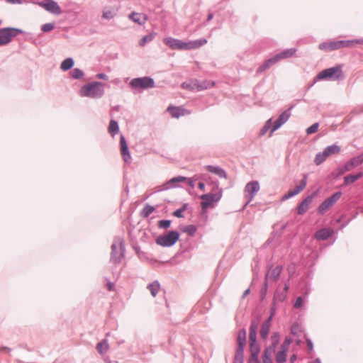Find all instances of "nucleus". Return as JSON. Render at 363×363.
Here are the masks:
<instances>
[{
    "instance_id": "4468645a",
    "label": "nucleus",
    "mask_w": 363,
    "mask_h": 363,
    "mask_svg": "<svg viewBox=\"0 0 363 363\" xmlns=\"http://www.w3.org/2000/svg\"><path fill=\"white\" fill-rule=\"evenodd\" d=\"M283 267L281 265H277L274 268H272V264H267V272L264 277V280L270 279L272 281H277L282 272Z\"/></svg>"
},
{
    "instance_id": "6ab92c4d",
    "label": "nucleus",
    "mask_w": 363,
    "mask_h": 363,
    "mask_svg": "<svg viewBox=\"0 0 363 363\" xmlns=\"http://www.w3.org/2000/svg\"><path fill=\"white\" fill-rule=\"evenodd\" d=\"M187 180V178L186 177L183 176H177L175 177L172 178L170 180L167 182L163 184V188L161 190H167L171 188H175L177 187V183L185 182Z\"/></svg>"
},
{
    "instance_id": "4be33fe9",
    "label": "nucleus",
    "mask_w": 363,
    "mask_h": 363,
    "mask_svg": "<svg viewBox=\"0 0 363 363\" xmlns=\"http://www.w3.org/2000/svg\"><path fill=\"white\" fill-rule=\"evenodd\" d=\"M357 167V164L354 161V160L352 158L349 161H347L344 166L339 167L337 169V171L338 172V175H342L345 174L346 172L350 171L353 167Z\"/></svg>"
},
{
    "instance_id": "c756f323",
    "label": "nucleus",
    "mask_w": 363,
    "mask_h": 363,
    "mask_svg": "<svg viewBox=\"0 0 363 363\" xmlns=\"http://www.w3.org/2000/svg\"><path fill=\"white\" fill-rule=\"evenodd\" d=\"M306 180H307V176L304 175L303 179L300 182V184L298 185L297 186H296V188L294 189H291V191H292L294 192L295 196L297 195L298 194H299L301 191H303L305 189V187L306 186V184H307Z\"/></svg>"
},
{
    "instance_id": "0eeeda50",
    "label": "nucleus",
    "mask_w": 363,
    "mask_h": 363,
    "mask_svg": "<svg viewBox=\"0 0 363 363\" xmlns=\"http://www.w3.org/2000/svg\"><path fill=\"white\" fill-rule=\"evenodd\" d=\"M133 89H147L155 86L153 78L150 77H138L131 79L129 84Z\"/></svg>"
},
{
    "instance_id": "58836bf2",
    "label": "nucleus",
    "mask_w": 363,
    "mask_h": 363,
    "mask_svg": "<svg viewBox=\"0 0 363 363\" xmlns=\"http://www.w3.org/2000/svg\"><path fill=\"white\" fill-rule=\"evenodd\" d=\"M269 330L270 326L262 324L260 329V337L262 339L264 340L267 337Z\"/></svg>"
},
{
    "instance_id": "f03ea898",
    "label": "nucleus",
    "mask_w": 363,
    "mask_h": 363,
    "mask_svg": "<svg viewBox=\"0 0 363 363\" xmlns=\"http://www.w3.org/2000/svg\"><path fill=\"white\" fill-rule=\"evenodd\" d=\"M111 248L110 262L114 264H118L125 255L124 240L120 237L114 238Z\"/></svg>"
},
{
    "instance_id": "864d4df0",
    "label": "nucleus",
    "mask_w": 363,
    "mask_h": 363,
    "mask_svg": "<svg viewBox=\"0 0 363 363\" xmlns=\"http://www.w3.org/2000/svg\"><path fill=\"white\" fill-rule=\"evenodd\" d=\"M272 358V351L269 347L266 348L262 354V359H271Z\"/></svg>"
},
{
    "instance_id": "aec40b11",
    "label": "nucleus",
    "mask_w": 363,
    "mask_h": 363,
    "mask_svg": "<svg viewBox=\"0 0 363 363\" xmlns=\"http://www.w3.org/2000/svg\"><path fill=\"white\" fill-rule=\"evenodd\" d=\"M333 233V230L330 228H321L315 233V238L318 240H325L328 239Z\"/></svg>"
},
{
    "instance_id": "72a5a7b5",
    "label": "nucleus",
    "mask_w": 363,
    "mask_h": 363,
    "mask_svg": "<svg viewBox=\"0 0 363 363\" xmlns=\"http://www.w3.org/2000/svg\"><path fill=\"white\" fill-rule=\"evenodd\" d=\"M197 230V228L194 225H188L184 226L182 231L188 233L190 236H194Z\"/></svg>"
},
{
    "instance_id": "dca6fc26",
    "label": "nucleus",
    "mask_w": 363,
    "mask_h": 363,
    "mask_svg": "<svg viewBox=\"0 0 363 363\" xmlns=\"http://www.w3.org/2000/svg\"><path fill=\"white\" fill-rule=\"evenodd\" d=\"M164 43L172 50H184L186 43L174 38H165L163 40Z\"/></svg>"
},
{
    "instance_id": "1a4fd4ad",
    "label": "nucleus",
    "mask_w": 363,
    "mask_h": 363,
    "mask_svg": "<svg viewBox=\"0 0 363 363\" xmlns=\"http://www.w3.org/2000/svg\"><path fill=\"white\" fill-rule=\"evenodd\" d=\"M342 192L337 191L331 196L325 199L318 208V213L323 215L332 206H333L341 197Z\"/></svg>"
},
{
    "instance_id": "2eb2a0df",
    "label": "nucleus",
    "mask_w": 363,
    "mask_h": 363,
    "mask_svg": "<svg viewBox=\"0 0 363 363\" xmlns=\"http://www.w3.org/2000/svg\"><path fill=\"white\" fill-rule=\"evenodd\" d=\"M318 191H313L311 194L307 196L298 206L297 213L298 215L304 214L308 209L309 205L312 203L313 199L317 196Z\"/></svg>"
},
{
    "instance_id": "774afa93",
    "label": "nucleus",
    "mask_w": 363,
    "mask_h": 363,
    "mask_svg": "<svg viewBox=\"0 0 363 363\" xmlns=\"http://www.w3.org/2000/svg\"><path fill=\"white\" fill-rule=\"evenodd\" d=\"M133 248L138 255L140 256L143 253V252L140 250V247L138 245H133Z\"/></svg>"
},
{
    "instance_id": "0e129e2a",
    "label": "nucleus",
    "mask_w": 363,
    "mask_h": 363,
    "mask_svg": "<svg viewBox=\"0 0 363 363\" xmlns=\"http://www.w3.org/2000/svg\"><path fill=\"white\" fill-rule=\"evenodd\" d=\"M196 40L197 42V45L199 48L204 45L207 43V40L205 38H201Z\"/></svg>"
},
{
    "instance_id": "473e14b6",
    "label": "nucleus",
    "mask_w": 363,
    "mask_h": 363,
    "mask_svg": "<svg viewBox=\"0 0 363 363\" xmlns=\"http://www.w3.org/2000/svg\"><path fill=\"white\" fill-rule=\"evenodd\" d=\"M287 351L281 350L276 355V361L278 363H283L286 360Z\"/></svg>"
},
{
    "instance_id": "bf43d9fd",
    "label": "nucleus",
    "mask_w": 363,
    "mask_h": 363,
    "mask_svg": "<svg viewBox=\"0 0 363 363\" xmlns=\"http://www.w3.org/2000/svg\"><path fill=\"white\" fill-rule=\"evenodd\" d=\"M295 196V195H294V192H293L292 191H291V190H289V191H287V193H286V194H285L283 196V197H282L281 200H282V201H285V200H287V199H290V198H291V197H293V196Z\"/></svg>"
},
{
    "instance_id": "603ef678",
    "label": "nucleus",
    "mask_w": 363,
    "mask_h": 363,
    "mask_svg": "<svg viewBox=\"0 0 363 363\" xmlns=\"http://www.w3.org/2000/svg\"><path fill=\"white\" fill-rule=\"evenodd\" d=\"M303 304V298L302 296H298L296 298V301L294 304V307L295 308H300Z\"/></svg>"
},
{
    "instance_id": "13d9d810",
    "label": "nucleus",
    "mask_w": 363,
    "mask_h": 363,
    "mask_svg": "<svg viewBox=\"0 0 363 363\" xmlns=\"http://www.w3.org/2000/svg\"><path fill=\"white\" fill-rule=\"evenodd\" d=\"M330 50L331 51L340 49V44H338V40L330 42Z\"/></svg>"
},
{
    "instance_id": "4c0bfd02",
    "label": "nucleus",
    "mask_w": 363,
    "mask_h": 363,
    "mask_svg": "<svg viewBox=\"0 0 363 363\" xmlns=\"http://www.w3.org/2000/svg\"><path fill=\"white\" fill-rule=\"evenodd\" d=\"M154 38V34L150 33L147 34L142 38V39L139 42V45L141 47H143L147 43H149L152 41Z\"/></svg>"
},
{
    "instance_id": "8fccbe9b",
    "label": "nucleus",
    "mask_w": 363,
    "mask_h": 363,
    "mask_svg": "<svg viewBox=\"0 0 363 363\" xmlns=\"http://www.w3.org/2000/svg\"><path fill=\"white\" fill-rule=\"evenodd\" d=\"M199 48L197 45L196 40H193L186 43V46L184 48V50H192V49H196Z\"/></svg>"
},
{
    "instance_id": "412c9836",
    "label": "nucleus",
    "mask_w": 363,
    "mask_h": 363,
    "mask_svg": "<svg viewBox=\"0 0 363 363\" xmlns=\"http://www.w3.org/2000/svg\"><path fill=\"white\" fill-rule=\"evenodd\" d=\"M205 168L207 171L217 175L220 178H227L226 172L218 166L207 165Z\"/></svg>"
},
{
    "instance_id": "39448f33",
    "label": "nucleus",
    "mask_w": 363,
    "mask_h": 363,
    "mask_svg": "<svg viewBox=\"0 0 363 363\" xmlns=\"http://www.w3.org/2000/svg\"><path fill=\"white\" fill-rule=\"evenodd\" d=\"M180 234L177 230H169L166 234L159 235L156 238V243L162 247H172L179 239Z\"/></svg>"
},
{
    "instance_id": "5701e85b",
    "label": "nucleus",
    "mask_w": 363,
    "mask_h": 363,
    "mask_svg": "<svg viewBox=\"0 0 363 363\" xmlns=\"http://www.w3.org/2000/svg\"><path fill=\"white\" fill-rule=\"evenodd\" d=\"M257 323L255 320H252L250 326L249 343L257 342Z\"/></svg>"
},
{
    "instance_id": "6e6552de",
    "label": "nucleus",
    "mask_w": 363,
    "mask_h": 363,
    "mask_svg": "<svg viewBox=\"0 0 363 363\" xmlns=\"http://www.w3.org/2000/svg\"><path fill=\"white\" fill-rule=\"evenodd\" d=\"M340 147L337 145H332L326 147L323 152H320L316 154L314 162L316 165L321 164L325 161L328 157L332 155L338 154L340 152Z\"/></svg>"
},
{
    "instance_id": "338daca9",
    "label": "nucleus",
    "mask_w": 363,
    "mask_h": 363,
    "mask_svg": "<svg viewBox=\"0 0 363 363\" xmlns=\"http://www.w3.org/2000/svg\"><path fill=\"white\" fill-rule=\"evenodd\" d=\"M273 316L269 315L263 323L262 324L270 326L271 327V323L272 320Z\"/></svg>"
},
{
    "instance_id": "423d86ee",
    "label": "nucleus",
    "mask_w": 363,
    "mask_h": 363,
    "mask_svg": "<svg viewBox=\"0 0 363 363\" xmlns=\"http://www.w3.org/2000/svg\"><path fill=\"white\" fill-rule=\"evenodd\" d=\"M23 33L24 31L22 29L17 28L6 27L0 28V46L9 44L13 38Z\"/></svg>"
},
{
    "instance_id": "4d7b16f0",
    "label": "nucleus",
    "mask_w": 363,
    "mask_h": 363,
    "mask_svg": "<svg viewBox=\"0 0 363 363\" xmlns=\"http://www.w3.org/2000/svg\"><path fill=\"white\" fill-rule=\"evenodd\" d=\"M183 213L184 211H182V210L179 208L173 212V216L177 218H182L184 217Z\"/></svg>"
},
{
    "instance_id": "f704fd0d",
    "label": "nucleus",
    "mask_w": 363,
    "mask_h": 363,
    "mask_svg": "<svg viewBox=\"0 0 363 363\" xmlns=\"http://www.w3.org/2000/svg\"><path fill=\"white\" fill-rule=\"evenodd\" d=\"M70 74L72 77L74 79H79L84 75V71L79 68H74Z\"/></svg>"
},
{
    "instance_id": "a19ab883",
    "label": "nucleus",
    "mask_w": 363,
    "mask_h": 363,
    "mask_svg": "<svg viewBox=\"0 0 363 363\" xmlns=\"http://www.w3.org/2000/svg\"><path fill=\"white\" fill-rule=\"evenodd\" d=\"M172 220H160L158 221L157 226L159 228L167 229L170 227Z\"/></svg>"
},
{
    "instance_id": "c9c22d12",
    "label": "nucleus",
    "mask_w": 363,
    "mask_h": 363,
    "mask_svg": "<svg viewBox=\"0 0 363 363\" xmlns=\"http://www.w3.org/2000/svg\"><path fill=\"white\" fill-rule=\"evenodd\" d=\"M130 18L133 20L135 23H138L139 25H142L145 23V18H144L143 20H141V16L139 13L133 12L130 16Z\"/></svg>"
},
{
    "instance_id": "bb28decb",
    "label": "nucleus",
    "mask_w": 363,
    "mask_h": 363,
    "mask_svg": "<svg viewBox=\"0 0 363 363\" xmlns=\"http://www.w3.org/2000/svg\"><path fill=\"white\" fill-rule=\"evenodd\" d=\"M108 130L111 135L114 137L119 132V125L118 122L115 120H111Z\"/></svg>"
},
{
    "instance_id": "f257e3e1",
    "label": "nucleus",
    "mask_w": 363,
    "mask_h": 363,
    "mask_svg": "<svg viewBox=\"0 0 363 363\" xmlns=\"http://www.w3.org/2000/svg\"><path fill=\"white\" fill-rule=\"evenodd\" d=\"M105 84L101 82H92L83 85L79 89V95L91 99H100L104 95Z\"/></svg>"
},
{
    "instance_id": "ddd939ff",
    "label": "nucleus",
    "mask_w": 363,
    "mask_h": 363,
    "mask_svg": "<svg viewBox=\"0 0 363 363\" xmlns=\"http://www.w3.org/2000/svg\"><path fill=\"white\" fill-rule=\"evenodd\" d=\"M294 106H291L288 109H286L284 111H283L279 116V117L274 121V124L272 125V130H271V133H270V135L274 131H276L277 129H279L282 125H284L289 120V118H290V116L291 115V110L294 108Z\"/></svg>"
},
{
    "instance_id": "de8ad7c7",
    "label": "nucleus",
    "mask_w": 363,
    "mask_h": 363,
    "mask_svg": "<svg viewBox=\"0 0 363 363\" xmlns=\"http://www.w3.org/2000/svg\"><path fill=\"white\" fill-rule=\"evenodd\" d=\"M292 340L290 337H286L281 345V349L288 351L289 345L291 343Z\"/></svg>"
},
{
    "instance_id": "393cba45",
    "label": "nucleus",
    "mask_w": 363,
    "mask_h": 363,
    "mask_svg": "<svg viewBox=\"0 0 363 363\" xmlns=\"http://www.w3.org/2000/svg\"><path fill=\"white\" fill-rule=\"evenodd\" d=\"M363 177L362 172H358L356 174H349L344 177V185L347 186L350 184L354 183L357 180Z\"/></svg>"
},
{
    "instance_id": "c03bdc74",
    "label": "nucleus",
    "mask_w": 363,
    "mask_h": 363,
    "mask_svg": "<svg viewBox=\"0 0 363 363\" xmlns=\"http://www.w3.org/2000/svg\"><path fill=\"white\" fill-rule=\"evenodd\" d=\"M318 127H319V123H313V125H311V126H309L306 132L308 135H311L313 133H315V132H317V130H318Z\"/></svg>"
},
{
    "instance_id": "79ce46f5",
    "label": "nucleus",
    "mask_w": 363,
    "mask_h": 363,
    "mask_svg": "<svg viewBox=\"0 0 363 363\" xmlns=\"http://www.w3.org/2000/svg\"><path fill=\"white\" fill-rule=\"evenodd\" d=\"M272 118H269L267 121L264 125L260 130V135H264L269 130V129L272 130Z\"/></svg>"
},
{
    "instance_id": "c85d7f7f",
    "label": "nucleus",
    "mask_w": 363,
    "mask_h": 363,
    "mask_svg": "<svg viewBox=\"0 0 363 363\" xmlns=\"http://www.w3.org/2000/svg\"><path fill=\"white\" fill-rule=\"evenodd\" d=\"M160 283L158 281H154L153 282L150 283L147 285V289L150 290L151 294L152 296H156V295L158 293V291L160 289Z\"/></svg>"
},
{
    "instance_id": "f3484780",
    "label": "nucleus",
    "mask_w": 363,
    "mask_h": 363,
    "mask_svg": "<svg viewBox=\"0 0 363 363\" xmlns=\"http://www.w3.org/2000/svg\"><path fill=\"white\" fill-rule=\"evenodd\" d=\"M120 148L123 161L126 163L129 162L131 159V156L126 140L123 135H121L120 137Z\"/></svg>"
},
{
    "instance_id": "a18cd8bd",
    "label": "nucleus",
    "mask_w": 363,
    "mask_h": 363,
    "mask_svg": "<svg viewBox=\"0 0 363 363\" xmlns=\"http://www.w3.org/2000/svg\"><path fill=\"white\" fill-rule=\"evenodd\" d=\"M260 346L259 344H257V342H250V352H260Z\"/></svg>"
},
{
    "instance_id": "7ed1b4c3",
    "label": "nucleus",
    "mask_w": 363,
    "mask_h": 363,
    "mask_svg": "<svg viewBox=\"0 0 363 363\" xmlns=\"http://www.w3.org/2000/svg\"><path fill=\"white\" fill-rule=\"evenodd\" d=\"M342 65L325 69L320 72L314 79V82L320 80H340L343 79Z\"/></svg>"
},
{
    "instance_id": "e2e57ef3",
    "label": "nucleus",
    "mask_w": 363,
    "mask_h": 363,
    "mask_svg": "<svg viewBox=\"0 0 363 363\" xmlns=\"http://www.w3.org/2000/svg\"><path fill=\"white\" fill-rule=\"evenodd\" d=\"M298 328V325L296 323H294L291 327V333L295 335L297 333V330Z\"/></svg>"
},
{
    "instance_id": "680f3d73",
    "label": "nucleus",
    "mask_w": 363,
    "mask_h": 363,
    "mask_svg": "<svg viewBox=\"0 0 363 363\" xmlns=\"http://www.w3.org/2000/svg\"><path fill=\"white\" fill-rule=\"evenodd\" d=\"M96 78L97 79H104V80H108V77L107 74H104V73H99L96 75Z\"/></svg>"
},
{
    "instance_id": "f8f14e48",
    "label": "nucleus",
    "mask_w": 363,
    "mask_h": 363,
    "mask_svg": "<svg viewBox=\"0 0 363 363\" xmlns=\"http://www.w3.org/2000/svg\"><path fill=\"white\" fill-rule=\"evenodd\" d=\"M36 4L50 13L55 15H60L62 13L61 8L54 0H44Z\"/></svg>"
},
{
    "instance_id": "b1692460",
    "label": "nucleus",
    "mask_w": 363,
    "mask_h": 363,
    "mask_svg": "<svg viewBox=\"0 0 363 363\" xmlns=\"http://www.w3.org/2000/svg\"><path fill=\"white\" fill-rule=\"evenodd\" d=\"M296 51L297 50L296 48H292L286 49L276 55H277L279 60H281L283 59L291 57L296 54Z\"/></svg>"
},
{
    "instance_id": "49530a36",
    "label": "nucleus",
    "mask_w": 363,
    "mask_h": 363,
    "mask_svg": "<svg viewBox=\"0 0 363 363\" xmlns=\"http://www.w3.org/2000/svg\"><path fill=\"white\" fill-rule=\"evenodd\" d=\"M272 346L273 347H276L279 342V334L278 333H274L272 335Z\"/></svg>"
},
{
    "instance_id": "20e7f679",
    "label": "nucleus",
    "mask_w": 363,
    "mask_h": 363,
    "mask_svg": "<svg viewBox=\"0 0 363 363\" xmlns=\"http://www.w3.org/2000/svg\"><path fill=\"white\" fill-rule=\"evenodd\" d=\"M237 347L235 350L233 363H244V349L246 345V330H240L237 335Z\"/></svg>"
},
{
    "instance_id": "5fc2aeb1",
    "label": "nucleus",
    "mask_w": 363,
    "mask_h": 363,
    "mask_svg": "<svg viewBox=\"0 0 363 363\" xmlns=\"http://www.w3.org/2000/svg\"><path fill=\"white\" fill-rule=\"evenodd\" d=\"M318 48L320 50H322L331 51L330 42L322 43L319 44Z\"/></svg>"
},
{
    "instance_id": "7c9ffc66",
    "label": "nucleus",
    "mask_w": 363,
    "mask_h": 363,
    "mask_svg": "<svg viewBox=\"0 0 363 363\" xmlns=\"http://www.w3.org/2000/svg\"><path fill=\"white\" fill-rule=\"evenodd\" d=\"M155 208L154 206L147 203L143 208L140 215L143 218H147L149 216L155 211Z\"/></svg>"
},
{
    "instance_id": "052dcab7",
    "label": "nucleus",
    "mask_w": 363,
    "mask_h": 363,
    "mask_svg": "<svg viewBox=\"0 0 363 363\" xmlns=\"http://www.w3.org/2000/svg\"><path fill=\"white\" fill-rule=\"evenodd\" d=\"M306 341L308 352H311L313 350V344L310 338L306 337Z\"/></svg>"
},
{
    "instance_id": "e433bc0d",
    "label": "nucleus",
    "mask_w": 363,
    "mask_h": 363,
    "mask_svg": "<svg viewBox=\"0 0 363 363\" xmlns=\"http://www.w3.org/2000/svg\"><path fill=\"white\" fill-rule=\"evenodd\" d=\"M170 115L174 118H179L181 116L180 108L176 106H169L167 108Z\"/></svg>"
},
{
    "instance_id": "9d476101",
    "label": "nucleus",
    "mask_w": 363,
    "mask_h": 363,
    "mask_svg": "<svg viewBox=\"0 0 363 363\" xmlns=\"http://www.w3.org/2000/svg\"><path fill=\"white\" fill-rule=\"evenodd\" d=\"M222 189H219L217 193L215 194H205L201 196V199L203 200L201 202L202 209L208 208L213 206V203L218 202L222 197Z\"/></svg>"
},
{
    "instance_id": "69168bd1",
    "label": "nucleus",
    "mask_w": 363,
    "mask_h": 363,
    "mask_svg": "<svg viewBox=\"0 0 363 363\" xmlns=\"http://www.w3.org/2000/svg\"><path fill=\"white\" fill-rule=\"evenodd\" d=\"M259 352H250V356L248 359H259Z\"/></svg>"
},
{
    "instance_id": "a211bd4d",
    "label": "nucleus",
    "mask_w": 363,
    "mask_h": 363,
    "mask_svg": "<svg viewBox=\"0 0 363 363\" xmlns=\"http://www.w3.org/2000/svg\"><path fill=\"white\" fill-rule=\"evenodd\" d=\"M279 59L277 55H274L273 57L266 60L259 67L257 68L256 72L257 74H261L262 72H264L265 70L270 68L272 65H274L275 63L279 62Z\"/></svg>"
},
{
    "instance_id": "37998d69",
    "label": "nucleus",
    "mask_w": 363,
    "mask_h": 363,
    "mask_svg": "<svg viewBox=\"0 0 363 363\" xmlns=\"http://www.w3.org/2000/svg\"><path fill=\"white\" fill-rule=\"evenodd\" d=\"M55 28V23H48L43 24L41 26V30L44 33H48L52 30Z\"/></svg>"
},
{
    "instance_id": "6e6d98bb",
    "label": "nucleus",
    "mask_w": 363,
    "mask_h": 363,
    "mask_svg": "<svg viewBox=\"0 0 363 363\" xmlns=\"http://www.w3.org/2000/svg\"><path fill=\"white\" fill-rule=\"evenodd\" d=\"M352 159L354 160L357 166L362 164L363 163V152L357 157H352Z\"/></svg>"
},
{
    "instance_id": "ea45409f",
    "label": "nucleus",
    "mask_w": 363,
    "mask_h": 363,
    "mask_svg": "<svg viewBox=\"0 0 363 363\" xmlns=\"http://www.w3.org/2000/svg\"><path fill=\"white\" fill-rule=\"evenodd\" d=\"M267 290H268V282L267 281V280H264L263 286H262V289H260V292H259L261 301L264 300V298L267 296Z\"/></svg>"
},
{
    "instance_id": "9b49d317",
    "label": "nucleus",
    "mask_w": 363,
    "mask_h": 363,
    "mask_svg": "<svg viewBox=\"0 0 363 363\" xmlns=\"http://www.w3.org/2000/svg\"><path fill=\"white\" fill-rule=\"evenodd\" d=\"M259 190V184L257 181H252L246 184L245 187V193L247 200L244 206L248 205V203L254 199Z\"/></svg>"
},
{
    "instance_id": "cd10ccee",
    "label": "nucleus",
    "mask_w": 363,
    "mask_h": 363,
    "mask_svg": "<svg viewBox=\"0 0 363 363\" xmlns=\"http://www.w3.org/2000/svg\"><path fill=\"white\" fill-rule=\"evenodd\" d=\"M108 347H109V346H108V341L106 339H104L102 341L97 343L96 347L98 352L101 354L106 353L107 352V350H108Z\"/></svg>"
},
{
    "instance_id": "3c124183",
    "label": "nucleus",
    "mask_w": 363,
    "mask_h": 363,
    "mask_svg": "<svg viewBox=\"0 0 363 363\" xmlns=\"http://www.w3.org/2000/svg\"><path fill=\"white\" fill-rule=\"evenodd\" d=\"M338 44H340V48L350 47L353 44V41L352 40H338Z\"/></svg>"
},
{
    "instance_id": "a878e982",
    "label": "nucleus",
    "mask_w": 363,
    "mask_h": 363,
    "mask_svg": "<svg viewBox=\"0 0 363 363\" xmlns=\"http://www.w3.org/2000/svg\"><path fill=\"white\" fill-rule=\"evenodd\" d=\"M74 65V61L73 58L72 57H67L65 60H64L61 65H60V69L65 72L67 71L73 67Z\"/></svg>"
},
{
    "instance_id": "2f4dec72",
    "label": "nucleus",
    "mask_w": 363,
    "mask_h": 363,
    "mask_svg": "<svg viewBox=\"0 0 363 363\" xmlns=\"http://www.w3.org/2000/svg\"><path fill=\"white\" fill-rule=\"evenodd\" d=\"M286 298V294L283 291H275L272 304L275 305L276 301L283 302Z\"/></svg>"
},
{
    "instance_id": "09e8293b",
    "label": "nucleus",
    "mask_w": 363,
    "mask_h": 363,
    "mask_svg": "<svg viewBox=\"0 0 363 363\" xmlns=\"http://www.w3.org/2000/svg\"><path fill=\"white\" fill-rule=\"evenodd\" d=\"M115 13L111 10H104L103 11V18L110 20L114 17Z\"/></svg>"
}]
</instances>
